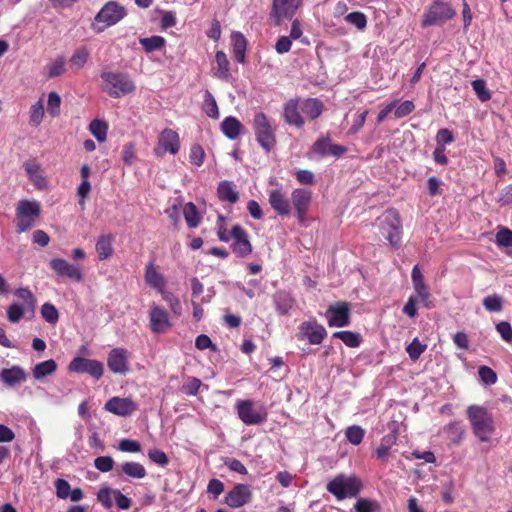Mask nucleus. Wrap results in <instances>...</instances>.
Instances as JSON below:
<instances>
[{
    "label": "nucleus",
    "instance_id": "31",
    "mask_svg": "<svg viewBox=\"0 0 512 512\" xmlns=\"http://www.w3.org/2000/svg\"><path fill=\"white\" fill-rule=\"evenodd\" d=\"M57 370V363L53 359H49L36 364L32 370L33 377L40 380L46 376L52 375Z\"/></svg>",
    "mask_w": 512,
    "mask_h": 512
},
{
    "label": "nucleus",
    "instance_id": "58",
    "mask_svg": "<svg viewBox=\"0 0 512 512\" xmlns=\"http://www.w3.org/2000/svg\"><path fill=\"white\" fill-rule=\"evenodd\" d=\"M346 21L352 25H354L355 27H357L358 29H363L366 27V24H367V20H366V16L361 13V12H352V13H349L346 17H345Z\"/></svg>",
    "mask_w": 512,
    "mask_h": 512
},
{
    "label": "nucleus",
    "instance_id": "42",
    "mask_svg": "<svg viewBox=\"0 0 512 512\" xmlns=\"http://www.w3.org/2000/svg\"><path fill=\"white\" fill-rule=\"evenodd\" d=\"M40 313L42 318L49 324L55 325L59 320V312L52 303H44L41 307Z\"/></svg>",
    "mask_w": 512,
    "mask_h": 512
},
{
    "label": "nucleus",
    "instance_id": "16",
    "mask_svg": "<svg viewBox=\"0 0 512 512\" xmlns=\"http://www.w3.org/2000/svg\"><path fill=\"white\" fill-rule=\"evenodd\" d=\"M282 116L284 121L291 126L302 128L305 124V115L302 113V105L299 98L290 99L283 106Z\"/></svg>",
    "mask_w": 512,
    "mask_h": 512
},
{
    "label": "nucleus",
    "instance_id": "3",
    "mask_svg": "<svg viewBox=\"0 0 512 512\" xmlns=\"http://www.w3.org/2000/svg\"><path fill=\"white\" fill-rule=\"evenodd\" d=\"M362 488L361 481L354 475L339 474L327 483L326 489L333 494L337 500L353 498L358 495Z\"/></svg>",
    "mask_w": 512,
    "mask_h": 512
},
{
    "label": "nucleus",
    "instance_id": "55",
    "mask_svg": "<svg viewBox=\"0 0 512 512\" xmlns=\"http://www.w3.org/2000/svg\"><path fill=\"white\" fill-rule=\"evenodd\" d=\"M396 102V106L394 108V114L396 118H402L409 115L415 108L412 101L406 100L402 103Z\"/></svg>",
    "mask_w": 512,
    "mask_h": 512
},
{
    "label": "nucleus",
    "instance_id": "48",
    "mask_svg": "<svg viewBox=\"0 0 512 512\" xmlns=\"http://www.w3.org/2000/svg\"><path fill=\"white\" fill-rule=\"evenodd\" d=\"M365 435V431L358 425L350 426L345 431L346 439L353 445H359Z\"/></svg>",
    "mask_w": 512,
    "mask_h": 512
},
{
    "label": "nucleus",
    "instance_id": "36",
    "mask_svg": "<svg viewBox=\"0 0 512 512\" xmlns=\"http://www.w3.org/2000/svg\"><path fill=\"white\" fill-rule=\"evenodd\" d=\"M65 58L58 56L54 61L45 66V76L48 79L61 76L65 73Z\"/></svg>",
    "mask_w": 512,
    "mask_h": 512
},
{
    "label": "nucleus",
    "instance_id": "34",
    "mask_svg": "<svg viewBox=\"0 0 512 512\" xmlns=\"http://www.w3.org/2000/svg\"><path fill=\"white\" fill-rule=\"evenodd\" d=\"M121 472L136 479H142L147 475L145 467L142 464L133 461L123 463L121 465Z\"/></svg>",
    "mask_w": 512,
    "mask_h": 512
},
{
    "label": "nucleus",
    "instance_id": "25",
    "mask_svg": "<svg viewBox=\"0 0 512 512\" xmlns=\"http://www.w3.org/2000/svg\"><path fill=\"white\" fill-rule=\"evenodd\" d=\"M23 167L29 180L34 184L35 187L38 189H43L46 187V179L40 173L41 165L35 159L24 162Z\"/></svg>",
    "mask_w": 512,
    "mask_h": 512
},
{
    "label": "nucleus",
    "instance_id": "46",
    "mask_svg": "<svg viewBox=\"0 0 512 512\" xmlns=\"http://www.w3.org/2000/svg\"><path fill=\"white\" fill-rule=\"evenodd\" d=\"M483 306L488 312H500L503 308V298L492 294L483 299Z\"/></svg>",
    "mask_w": 512,
    "mask_h": 512
},
{
    "label": "nucleus",
    "instance_id": "18",
    "mask_svg": "<svg viewBox=\"0 0 512 512\" xmlns=\"http://www.w3.org/2000/svg\"><path fill=\"white\" fill-rule=\"evenodd\" d=\"M301 5L302 0H273L272 16L276 24H280L283 19L292 18Z\"/></svg>",
    "mask_w": 512,
    "mask_h": 512
},
{
    "label": "nucleus",
    "instance_id": "21",
    "mask_svg": "<svg viewBox=\"0 0 512 512\" xmlns=\"http://www.w3.org/2000/svg\"><path fill=\"white\" fill-rule=\"evenodd\" d=\"M268 196L269 204L277 214L281 216H286L290 214V200L288 199L287 193L282 186L270 190Z\"/></svg>",
    "mask_w": 512,
    "mask_h": 512
},
{
    "label": "nucleus",
    "instance_id": "64",
    "mask_svg": "<svg viewBox=\"0 0 512 512\" xmlns=\"http://www.w3.org/2000/svg\"><path fill=\"white\" fill-rule=\"evenodd\" d=\"M113 496L115 499L116 506L121 510H128L131 505L132 501L130 498L125 496L120 490H114Z\"/></svg>",
    "mask_w": 512,
    "mask_h": 512
},
{
    "label": "nucleus",
    "instance_id": "32",
    "mask_svg": "<svg viewBox=\"0 0 512 512\" xmlns=\"http://www.w3.org/2000/svg\"><path fill=\"white\" fill-rule=\"evenodd\" d=\"M183 215L187 226L190 229L196 228L199 226L201 222L200 213L196 207V205L192 202H188L183 206Z\"/></svg>",
    "mask_w": 512,
    "mask_h": 512
},
{
    "label": "nucleus",
    "instance_id": "28",
    "mask_svg": "<svg viewBox=\"0 0 512 512\" xmlns=\"http://www.w3.org/2000/svg\"><path fill=\"white\" fill-rule=\"evenodd\" d=\"M232 43V52L237 62L243 63L245 60V52L247 47V41L245 37L239 33L234 32L230 36Z\"/></svg>",
    "mask_w": 512,
    "mask_h": 512
},
{
    "label": "nucleus",
    "instance_id": "60",
    "mask_svg": "<svg viewBox=\"0 0 512 512\" xmlns=\"http://www.w3.org/2000/svg\"><path fill=\"white\" fill-rule=\"evenodd\" d=\"M496 330L500 334L501 338L507 342H512V327L507 321H501L496 325Z\"/></svg>",
    "mask_w": 512,
    "mask_h": 512
},
{
    "label": "nucleus",
    "instance_id": "44",
    "mask_svg": "<svg viewBox=\"0 0 512 512\" xmlns=\"http://www.w3.org/2000/svg\"><path fill=\"white\" fill-rule=\"evenodd\" d=\"M203 110L207 114V116L211 118L219 117V110L216 104V101L212 94L209 91L205 92L204 100H203Z\"/></svg>",
    "mask_w": 512,
    "mask_h": 512
},
{
    "label": "nucleus",
    "instance_id": "38",
    "mask_svg": "<svg viewBox=\"0 0 512 512\" xmlns=\"http://www.w3.org/2000/svg\"><path fill=\"white\" fill-rule=\"evenodd\" d=\"M332 336L334 338L340 339L346 346L350 348L358 347L362 340L361 335L353 331H337L334 332Z\"/></svg>",
    "mask_w": 512,
    "mask_h": 512
},
{
    "label": "nucleus",
    "instance_id": "4",
    "mask_svg": "<svg viewBox=\"0 0 512 512\" xmlns=\"http://www.w3.org/2000/svg\"><path fill=\"white\" fill-rule=\"evenodd\" d=\"M41 214V205L38 201L20 200L16 208L17 232L22 233L31 229Z\"/></svg>",
    "mask_w": 512,
    "mask_h": 512
},
{
    "label": "nucleus",
    "instance_id": "52",
    "mask_svg": "<svg viewBox=\"0 0 512 512\" xmlns=\"http://www.w3.org/2000/svg\"><path fill=\"white\" fill-rule=\"evenodd\" d=\"M113 491L109 487H102L97 493V500L106 509H110L113 506L112 494Z\"/></svg>",
    "mask_w": 512,
    "mask_h": 512
},
{
    "label": "nucleus",
    "instance_id": "5",
    "mask_svg": "<svg viewBox=\"0 0 512 512\" xmlns=\"http://www.w3.org/2000/svg\"><path fill=\"white\" fill-rule=\"evenodd\" d=\"M101 79L105 82V89L111 97L119 98L134 92L135 85L126 74L103 72Z\"/></svg>",
    "mask_w": 512,
    "mask_h": 512
},
{
    "label": "nucleus",
    "instance_id": "33",
    "mask_svg": "<svg viewBox=\"0 0 512 512\" xmlns=\"http://www.w3.org/2000/svg\"><path fill=\"white\" fill-rule=\"evenodd\" d=\"M275 305L280 314L286 315L293 308L294 299L289 293L281 291L275 295Z\"/></svg>",
    "mask_w": 512,
    "mask_h": 512
},
{
    "label": "nucleus",
    "instance_id": "9",
    "mask_svg": "<svg viewBox=\"0 0 512 512\" xmlns=\"http://www.w3.org/2000/svg\"><path fill=\"white\" fill-rule=\"evenodd\" d=\"M326 336L325 327L314 318L302 322L298 327V340L308 341L311 345L321 344Z\"/></svg>",
    "mask_w": 512,
    "mask_h": 512
},
{
    "label": "nucleus",
    "instance_id": "61",
    "mask_svg": "<svg viewBox=\"0 0 512 512\" xmlns=\"http://www.w3.org/2000/svg\"><path fill=\"white\" fill-rule=\"evenodd\" d=\"M23 315H24V310L17 303L10 305L7 310V318L12 323L19 322L20 319L23 317Z\"/></svg>",
    "mask_w": 512,
    "mask_h": 512
},
{
    "label": "nucleus",
    "instance_id": "63",
    "mask_svg": "<svg viewBox=\"0 0 512 512\" xmlns=\"http://www.w3.org/2000/svg\"><path fill=\"white\" fill-rule=\"evenodd\" d=\"M189 158H190L191 163H193L197 166L202 165V163L204 161L203 148L198 144L193 145L190 149Z\"/></svg>",
    "mask_w": 512,
    "mask_h": 512
},
{
    "label": "nucleus",
    "instance_id": "40",
    "mask_svg": "<svg viewBox=\"0 0 512 512\" xmlns=\"http://www.w3.org/2000/svg\"><path fill=\"white\" fill-rule=\"evenodd\" d=\"M244 133V126L235 117H226V137L237 139Z\"/></svg>",
    "mask_w": 512,
    "mask_h": 512
},
{
    "label": "nucleus",
    "instance_id": "53",
    "mask_svg": "<svg viewBox=\"0 0 512 512\" xmlns=\"http://www.w3.org/2000/svg\"><path fill=\"white\" fill-rule=\"evenodd\" d=\"M136 148L133 142L124 145L122 150V160L126 165H132L136 161Z\"/></svg>",
    "mask_w": 512,
    "mask_h": 512
},
{
    "label": "nucleus",
    "instance_id": "26",
    "mask_svg": "<svg viewBox=\"0 0 512 512\" xmlns=\"http://www.w3.org/2000/svg\"><path fill=\"white\" fill-rule=\"evenodd\" d=\"M26 378V372L20 366L3 369L0 373V380L8 386L21 384L26 381Z\"/></svg>",
    "mask_w": 512,
    "mask_h": 512
},
{
    "label": "nucleus",
    "instance_id": "54",
    "mask_svg": "<svg viewBox=\"0 0 512 512\" xmlns=\"http://www.w3.org/2000/svg\"><path fill=\"white\" fill-rule=\"evenodd\" d=\"M201 380L195 377L190 378L185 384L182 385L181 391L190 396L197 395L200 387H201Z\"/></svg>",
    "mask_w": 512,
    "mask_h": 512
},
{
    "label": "nucleus",
    "instance_id": "27",
    "mask_svg": "<svg viewBox=\"0 0 512 512\" xmlns=\"http://www.w3.org/2000/svg\"><path fill=\"white\" fill-rule=\"evenodd\" d=\"M302 105V113L307 119H316L323 112V104L314 98H299Z\"/></svg>",
    "mask_w": 512,
    "mask_h": 512
},
{
    "label": "nucleus",
    "instance_id": "8",
    "mask_svg": "<svg viewBox=\"0 0 512 512\" xmlns=\"http://www.w3.org/2000/svg\"><path fill=\"white\" fill-rule=\"evenodd\" d=\"M455 14V10L448 3L436 0L426 10L423 16L422 26L440 25L446 20L453 18Z\"/></svg>",
    "mask_w": 512,
    "mask_h": 512
},
{
    "label": "nucleus",
    "instance_id": "22",
    "mask_svg": "<svg viewBox=\"0 0 512 512\" xmlns=\"http://www.w3.org/2000/svg\"><path fill=\"white\" fill-rule=\"evenodd\" d=\"M291 199L298 218L302 220L310 207L312 193L309 190L297 188L292 191Z\"/></svg>",
    "mask_w": 512,
    "mask_h": 512
},
{
    "label": "nucleus",
    "instance_id": "2",
    "mask_svg": "<svg viewBox=\"0 0 512 512\" xmlns=\"http://www.w3.org/2000/svg\"><path fill=\"white\" fill-rule=\"evenodd\" d=\"M377 225L390 245L395 249L399 248L402 240V223L399 213L393 209L385 211L377 218Z\"/></svg>",
    "mask_w": 512,
    "mask_h": 512
},
{
    "label": "nucleus",
    "instance_id": "13",
    "mask_svg": "<svg viewBox=\"0 0 512 512\" xmlns=\"http://www.w3.org/2000/svg\"><path fill=\"white\" fill-rule=\"evenodd\" d=\"M127 15L126 8L116 1H108L95 16V21L113 26Z\"/></svg>",
    "mask_w": 512,
    "mask_h": 512
},
{
    "label": "nucleus",
    "instance_id": "7",
    "mask_svg": "<svg viewBox=\"0 0 512 512\" xmlns=\"http://www.w3.org/2000/svg\"><path fill=\"white\" fill-rule=\"evenodd\" d=\"M239 418L246 425H256L266 421L267 411L264 406L256 405L250 400H239L236 404Z\"/></svg>",
    "mask_w": 512,
    "mask_h": 512
},
{
    "label": "nucleus",
    "instance_id": "1",
    "mask_svg": "<svg viewBox=\"0 0 512 512\" xmlns=\"http://www.w3.org/2000/svg\"><path fill=\"white\" fill-rule=\"evenodd\" d=\"M466 414L475 437L481 442H490L495 433L492 414L479 405H470Z\"/></svg>",
    "mask_w": 512,
    "mask_h": 512
},
{
    "label": "nucleus",
    "instance_id": "43",
    "mask_svg": "<svg viewBox=\"0 0 512 512\" xmlns=\"http://www.w3.org/2000/svg\"><path fill=\"white\" fill-rule=\"evenodd\" d=\"M396 442V436L395 435H387L382 438L381 443L379 447L375 450V455L379 459H386L389 450Z\"/></svg>",
    "mask_w": 512,
    "mask_h": 512
},
{
    "label": "nucleus",
    "instance_id": "6",
    "mask_svg": "<svg viewBox=\"0 0 512 512\" xmlns=\"http://www.w3.org/2000/svg\"><path fill=\"white\" fill-rule=\"evenodd\" d=\"M253 127L256 139L261 147H263L266 151H269L271 148H273L275 145L274 128L264 113L259 112L255 115L253 120Z\"/></svg>",
    "mask_w": 512,
    "mask_h": 512
},
{
    "label": "nucleus",
    "instance_id": "47",
    "mask_svg": "<svg viewBox=\"0 0 512 512\" xmlns=\"http://www.w3.org/2000/svg\"><path fill=\"white\" fill-rule=\"evenodd\" d=\"M471 85L481 102H486L491 99V93L483 79L474 80Z\"/></svg>",
    "mask_w": 512,
    "mask_h": 512
},
{
    "label": "nucleus",
    "instance_id": "30",
    "mask_svg": "<svg viewBox=\"0 0 512 512\" xmlns=\"http://www.w3.org/2000/svg\"><path fill=\"white\" fill-rule=\"evenodd\" d=\"M144 277L146 283L153 288L162 290L165 286V279L157 272L153 261L146 266Z\"/></svg>",
    "mask_w": 512,
    "mask_h": 512
},
{
    "label": "nucleus",
    "instance_id": "39",
    "mask_svg": "<svg viewBox=\"0 0 512 512\" xmlns=\"http://www.w3.org/2000/svg\"><path fill=\"white\" fill-rule=\"evenodd\" d=\"M90 56V52L87 47L81 46L77 48L70 58L71 67L77 71L83 68Z\"/></svg>",
    "mask_w": 512,
    "mask_h": 512
},
{
    "label": "nucleus",
    "instance_id": "15",
    "mask_svg": "<svg viewBox=\"0 0 512 512\" xmlns=\"http://www.w3.org/2000/svg\"><path fill=\"white\" fill-rule=\"evenodd\" d=\"M325 315L330 327H345L350 324V307L346 302L330 305Z\"/></svg>",
    "mask_w": 512,
    "mask_h": 512
},
{
    "label": "nucleus",
    "instance_id": "50",
    "mask_svg": "<svg viewBox=\"0 0 512 512\" xmlns=\"http://www.w3.org/2000/svg\"><path fill=\"white\" fill-rule=\"evenodd\" d=\"M61 98L57 92H50L48 94L47 111L52 117L60 114Z\"/></svg>",
    "mask_w": 512,
    "mask_h": 512
},
{
    "label": "nucleus",
    "instance_id": "10",
    "mask_svg": "<svg viewBox=\"0 0 512 512\" xmlns=\"http://www.w3.org/2000/svg\"><path fill=\"white\" fill-rule=\"evenodd\" d=\"M67 369L69 372L73 373L89 374L96 380L100 379L104 373L102 362L96 359H88L80 356L73 358Z\"/></svg>",
    "mask_w": 512,
    "mask_h": 512
},
{
    "label": "nucleus",
    "instance_id": "45",
    "mask_svg": "<svg viewBox=\"0 0 512 512\" xmlns=\"http://www.w3.org/2000/svg\"><path fill=\"white\" fill-rule=\"evenodd\" d=\"M495 242L498 247H512V230L501 227L496 233ZM512 256V251L509 252Z\"/></svg>",
    "mask_w": 512,
    "mask_h": 512
},
{
    "label": "nucleus",
    "instance_id": "56",
    "mask_svg": "<svg viewBox=\"0 0 512 512\" xmlns=\"http://www.w3.org/2000/svg\"><path fill=\"white\" fill-rule=\"evenodd\" d=\"M94 466L101 472H109L113 469L114 460L111 456H99L94 460Z\"/></svg>",
    "mask_w": 512,
    "mask_h": 512
},
{
    "label": "nucleus",
    "instance_id": "20",
    "mask_svg": "<svg viewBox=\"0 0 512 512\" xmlns=\"http://www.w3.org/2000/svg\"><path fill=\"white\" fill-rule=\"evenodd\" d=\"M107 366L113 373L125 375L129 371L128 351L125 348L112 349L107 357Z\"/></svg>",
    "mask_w": 512,
    "mask_h": 512
},
{
    "label": "nucleus",
    "instance_id": "35",
    "mask_svg": "<svg viewBox=\"0 0 512 512\" xmlns=\"http://www.w3.org/2000/svg\"><path fill=\"white\" fill-rule=\"evenodd\" d=\"M89 131L98 142L103 143L107 139L108 124L104 120L94 119L89 124Z\"/></svg>",
    "mask_w": 512,
    "mask_h": 512
},
{
    "label": "nucleus",
    "instance_id": "14",
    "mask_svg": "<svg viewBox=\"0 0 512 512\" xmlns=\"http://www.w3.org/2000/svg\"><path fill=\"white\" fill-rule=\"evenodd\" d=\"M49 267L59 277L67 278L77 283L83 280L82 270L63 258L51 259Z\"/></svg>",
    "mask_w": 512,
    "mask_h": 512
},
{
    "label": "nucleus",
    "instance_id": "37",
    "mask_svg": "<svg viewBox=\"0 0 512 512\" xmlns=\"http://www.w3.org/2000/svg\"><path fill=\"white\" fill-rule=\"evenodd\" d=\"M139 43L147 53H151L157 50H161L165 47L166 40L162 36H151L147 38H140Z\"/></svg>",
    "mask_w": 512,
    "mask_h": 512
},
{
    "label": "nucleus",
    "instance_id": "29",
    "mask_svg": "<svg viewBox=\"0 0 512 512\" xmlns=\"http://www.w3.org/2000/svg\"><path fill=\"white\" fill-rule=\"evenodd\" d=\"M443 432L446 434L447 439L454 445H458L461 443L465 429L462 426L461 422L454 421L443 427Z\"/></svg>",
    "mask_w": 512,
    "mask_h": 512
},
{
    "label": "nucleus",
    "instance_id": "11",
    "mask_svg": "<svg viewBox=\"0 0 512 512\" xmlns=\"http://www.w3.org/2000/svg\"><path fill=\"white\" fill-rule=\"evenodd\" d=\"M230 248L239 257H246L252 252L247 231L240 225H234L230 231Z\"/></svg>",
    "mask_w": 512,
    "mask_h": 512
},
{
    "label": "nucleus",
    "instance_id": "57",
    "mask_svg": "<svg viewBox=\"0 0 512 512\" xmlns=\"http://www.w3.org/2000/svg\"><path fill=\"white\" fill-rule=\"evenodd\" d=\"M378 509V504L375 501L361 498L355 503L356 512H375Z\"/></svg>",
    "mask_w": 512,
    "mask_h": 512
},
{
    "label": "nucleus",
    "instance_id": "23",
    "mask_svg": "<svg viewBox=\"0 0 512 512\" xmlns=\"http://www.w3.org/2000/svg\"><path fill=\"white\" fill-rule=\"evenodd\" d=\"M251 495L248 485L238 484L226 495V504L231 507H241L250 500Z\"/></svg>",
    "mask_w": 512,
    "mask_h": 512
},
{
    "label": "nucleus",
    "instance_id": "49",
    "mask_svg": "<svg viewBox=\"0 0 512 512\" xmlns=\"http://www.w3.org/2000/svg\"><path fill=\"white\" fill-rule=\"evenodd\" d=\"M426 349V344L421 343L418 338H414L412 342L406 347V352L408 353L411 360L416 361Z\"/></svg>",
    "mask_w": 512,
    "mask_h": 512
},
{
    "label": "nucleus",
    "instance_id": "12",
    "mask_svg": "<svg viewBox=\"0 0 512 512\" xmlns=\"http://www.w3.org/2000/svg\"><path fill=\"white\" fill-rule=\"evenodd\" d=\"M172 325L168 311L162 306L152 304L149 310V327L151 331L155 334H164Z\"/></svg>",
    "mask_w": 512,
    "mask_h": 512
},
{
    "label": "nucleus",
    "instance_id": "62",
    "mask_svg": "<svg viewBox=\"0 0 512 512\" xmlns=\"http://www.w3.org/2000/svg\"><path fill=\"white\" fill-rule=\"evenodd\" d=\"M119 449L123 452L138 453L141 451V445L136 440L123 439L119 442Z\"/></svg>",
    "mask_w": 512,
    "mask_h": 512
},
{
    "label": "nucleus",
    "instance_id": "24",
    "mask_svg": "<svg viewBox=\"0 0 512 512\" xmlns=\"http://www.w3.org/2000/svg\"><path fill=\"white\" fill-rule=\"evenodd\" d=\"M115 241V236L111 233L101 234L95 244V250L97 252L98 259L100 261H104L109 259L113 253V243Z\"/></svg>",
    "mask_w": 512,
    "mask_h": 512
},
{
    "label": "nucleus",
    "instance_id": "19",
    "mask_svg": "<svg viewBox=\"0 0 512 512\" xmlns=\"http://www.w3.org/2000/svg\"><path fill=\"white\" fill-rule=\"evenodd\" d=\"M105 410L121 417L132 415L138 410V404L130 398L112 397L105 403Z\"/></svg>",
    "mask_w": 512,
    "mask_h": 512
},
{
    "label": "nucleus",
    "instance_id": "51",
    "mask_svg": "<svg viewBox=\"0 0 512 512\" xmlns=\"http://www.w3.org/2000/svg\"><path fill=\"white\" fill-rule=\"evenodd\" d=\"M44 117V106L41 100L33 104L30 108V123L33 126H38Z\"/></svg>",
    "mask_w": 512,
    "mask_h": 512
},
{
    "label": "nucleus",
    "instance_id": "59",
    "mask_svg": "<svg viewBox=\"0 0 512 512\" xmlns=\"http://www.w3.org/2000/svg\"><path fill=\"white\" fill-rule=\"evenodd\" d=\"M478 373L481 381L487 385H492L497 381L496 373L487 366H481Z\"/></svg>",
    "mask_w": 512,
    "mask_h": 512
},
{
    "label": "nucleus",
    "instance_id": "17",
    "mask_svg": "<svg viewBox=\"0 0 512 512\" xmlns=\"http://www.w3.org/2000/svg\"><path fill=\"white\" fill-rule=\"evenodd\" d=\"M180 149L179 135L172 129H164L158 139V146L155 148V154L158 156L163 155L166 152L171 154L178 153Z\"/></svg>",
    "mask_w": 512,
    "mask_h": 512
},
{
    "label": "nucleus",
    "instance_id": "41",
    "mask_svg": "<svg viewBox=\"0 0 512 512\" xmlns=\"http://www.w3.org/2000/svg\"><path fill=\"white\" fill-rule=\"evenodd\" d=\"M414 293L409 297L410 299H414V301L422 304L426 308L431 307L430 302V292L426 285L414 286Z\"/></svg>",
    "mask_w": 512,
    "mask_h": 512
}]
</instances>
